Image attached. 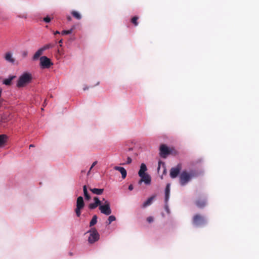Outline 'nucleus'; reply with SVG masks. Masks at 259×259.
I'll use <instances>...</instances> for the list:
<instances>
[{"instance_id": "obj_1", "label": "nucleus", "mask_w": 259, "mask_h": 259, "mask_svg": "<svg viewBox=\"0 0 259 259\" xmlns=\"http://www.w3.org/2000/svg\"><path fill=\"white\" fill-rule=\"evenodd\" d=\"M196 176V174L193 171L190 172L186 170L183 171L179 177V182L182 186L187 185L191 181L192 178Z\"/></svg>"}, {"instance_id": "obj_2", "label": "nucleus", "mask_w": 259, "mask_h": 259, "mask_svg": "<svg viewBox=\"0 0 259 259\" xmlns=\"http://www.w3.org/2000/svg\"><path fill=\"white\" fill-rule=\"evenodd\" d=\"M32 79V75L28 72H25L21 75L17 81L18 88H22L30 83Z\"/></svg>"}, {"instance_id": "obj_3", "label": "nucleus", "mask_w": 259, "mask_h": 259, "mask_svg": "<svg viewBox=\"0 0 259 259\" xmlns=\"http://www.w3.org/2000/svg\"><path fill=\"white\" fill-rule=\"evenodd\" d=\"M192 224L196 227H202L207 223V221L204 216L200 214H195L192 219Z\"/></svg>"}, {"instance_id": "obj_4", "label": "nucleus", "mask_w": 259, "mask_h": 259, "mask_svg": "<svg viewBox=\"0 0 259 259\" xmlns=\"http://www.w3.org/2000/svg\"><path fill=\"white\" fill-rule=\"evenodd\" d=\"M87 233L89 234L88 241L91 244L95 243L99 239L100 235L95 228H91Z\"/></svg>"}, {"instance_id": "obj_5", "label": "nucleus", "mask_w": 259, "mask_h": 259, "mask_svg": "<svg viewBox=\"0 0 259 259\" xmlns=\"http://www.w3.org/2000/svg\"><path fill=\"white\" fill-rule=\"evenodd\" d=\"M84 202L82 196H79L76 200V207L75 209V212L77 217H79L81 214V210L84 206Z\"/></svg>"}, {"instance_id": "obj_6", "label": "nucleus", "mask_w": 259, "mask_h": 259, "mask_svg": "<svg viewBox=\"0 0 259 259\" xmlns=\"http://www.w3.org/2000/svg\"><path fill=\"white\" fill-rule=\"evenodd\" d=\"M173 149H169L166 145L161 144L159 148V155L164 158H165L169 154H172Z\"/></svg>"}, {"instance_id": "obj_7", "label": "nucleus", "mask_w": 259, "mask_h": 259, "mask_svg": "<svg viewBox=\"0 0 259 259\" xmlns=\"http://www.w3.org/2000/svg\"><path fill=\"white\" fill-rule=\"evenodd\" d=\"M99 208L102 213H103L106 215H110L112 212L111 209L110 208V202L107 200H105L104 204H101Z\"/></svg>"}, {"instance_id": "obj_8", "label": "nucleus", "mask_w": 259, "mask_h": 259, "mask_svg": "<svg viewBox=\"0 0 259 259\" xmlns=\"http://www.w3.org/2000/svg\"><path fill=\"white\" fill-rule=\"evenodd\" d=\"M196 206L200 209H202L207 204V199L204 196H199L195 201Z\"/></svg>"}, {"instance_id": "obj_9", "label": "nucleus", "mask_w": 259, "mask_h": 259, "mask_svg": "<svg viewBox=\"0 0 259 259\" xmlns=\"http://www.w3.org/2000/svg\"><path fill=\"white\" fill-rule=\"evenodd\" d=\"M40 65L42 68H49L53 65V63L47 57L42 56L40 58Z\"/></svg>"}, {"instance_id": "obj_10", "label": "nucleus", "mask_w": 259, "mask_h": 259, "mask_svg": "<svg viewBox=\"0 0 259 259\" xmlns=\"http://www.w3.org/2000/svg\"><path fill=\"white\" fill-rule=\"evenodd\" d=\"M182 169L181 164H178L176 167H172L170 170V177L172 179H175L179 175Z\"/></svg>"}, {"instance_id": "obj_11", "label": "nucleus", "mask_w": 259, "mask_h": 259, "mask_svg": "<svg viewBox=\"0 0 259 259\" xmlns=\"http://www.w3.org/2000/svg\"><path fill=\"white\" fill-rule=\"evenodd\" d=\"M141 180L139 182V184H141L144 182L146 184L149 185L151 183V177L148 174H145L142 176Z\"/></svg>"}, {"instance_id": "obj_12", "label": "nucleus", "mask_w": 259, "mask_h": 259, "mask_svg": "<svg viewBox=\"0 0 259 259\" xmlns=\"http://www.w3.org/2000/svg\"><path fill=\"white\" fill-rule=\"evenodd\" d=\"M114 169L120 171V172L121 174L122 179H124L126 178L127 172H126V170H125V169L124 167L116 166L114 167Z\"/></svg>"}, {"instance_id": "obj_13", "label": "nucleus", "mask_w": 259, "mask_h": 259, "mask_svg": "<svg viewBox=\"0 0 259 259\" xmlns=\"http://www.w3.org/2000/svg\"><path fill=\"white\" fill-rule=\"evenodd\" d=\"M8 137L6 135H0V148L5 146L7 142Z\"/></svg>"}, {"instance_id": "obj_14", "label": "nucleus", "mask_w": 259, "mask_h": 259, "mask_svg": "<svg viewBox=\"0 0 259 259\" xmlns=\"http://www.w3.org/2000/svg\"><path fill=\"white\" fill-rule=\"evenodd\" d=\"M147 170L146 165L144 163H142L140 166V169L139 171L138 174L139 177H142V175L147 174L145 173L146 171Z\"/></svg>"}, {"instance_id": "obj_15", "label": "nucleus", "mask_w": 259, "mask_h": 259, "mask_svg": "<svg viewBox=\"0 0 259 259\" xmlns=\"http://www.w3.org/2000/svg\"><path fill=\"white\" fill-rule=\"evenodd\" d=\"M170 184H167L165 190V201L167 203L169 197Z\"/></svg>"}, {"instance_id": "obj_16", "label": "nucleus", "mask_w": 259, "mask_h": 259, "mask_svg": "<svg viewBox=\"0 0 259 259\" xmlns=\"http://www.w3.org/2000/svg\"><path fill=\"white\" fill-rule=\"evenodd\" d=\"M5 59L8 62L13 63L15 61V59L12 57V54L11 52L6 53Z\"/></svg>"}, {"instance_id": "obj_17", "label": "nucleus", "mask_w": 259, "mask_h": 259, "mask_svg": "<svg viewBox=\"0 0 259 259\" xmlns=\"http://www.w3.org/2000/svg\"><path fill=\"white\" fill-rule=\"evenodd\" d=\"M16 78V76L12 75L9 76L8 78L5 79L3 80V84L6 85H10L12 83V81Z\"/></svg>"}, {"instance_id": "obj_18", "label": "nucleus", "mask_w": 259, "mask_h": 259, "mask_svg": "<svg viewBox=\"0 0 259 259\" xmlns=\"http://www.w3.org/2000/svg\"><path fill=\"white\" fill-rule=\"evenodd\" d=\"M90 190L93 193L96 195H101L104 192L103 189L90 188Z\"/></svg>"}, {"instance_id": "obj_19", "label": "nucleus", "mask_w": 259, "mask_h": 259, "mask_svg": "<svg viewBox=\"0 0 259 259\" xmlns=\"http://www.w3.org/2000/svg\"><path fill=\"white\" fill-rule=\"evenodd\" d=\"M43 51L41 49V48H40L39 49H38L36 52L34 54L33 57H32V59L33 60H37L39 57L43 53Z\"/></svg>"}, {"instance_id": "obj_20", "label": "nucleus", "mask_w": 259, "mask_h": 259, "mask_svg": "<svg viewBox=\"0 0 259 259\" xmlns=\"http://www.w3.org/2000/svg\"><path fill=\"white\" fill-rule=\"evenodd\" d=\"M155 196H151L150 197H149L143 204V207H147V206H149L150 205L151 203H152V202L153 200V199L154 198Z\"/></svg>"}, {"instance_id": "obj_21", "label": "nucleus", "mask_w": 259, "mask_h": 259, "mask_svg": "<svg viewBox=\"0 0 259 259\" xmlns=\"http://www.w3.org/2000/svg\"><path fill=\"white\" fill-rule=\"evenodd\" d=\"M161 165H162V167L163 168V174L165 175V174H166V168H165V163H164V162H162V161H161L160 160L159 161V162H158V167H157V171H158V172H159V170H160V168Z\"/></svg>"}, {"instance_id": "obj_22", "label": "nucleus", "mask_w": 259, "mask_h": 259, "mask_svg": "<svg viewBox=\"0 0 259 259\" xmlns=\"http://www.w3.org/2000/svg\"><path fill=\"white\" fill-rule=\"evenodd\" d=\"M83 191L85 199L87 200H89L91 199V197L88 192L87 187L86 185L83 186Z\"/></svg>"}, {"instance_id": "obj_23", "label": "nucleus", "mask_w": 259, "mask_h": 259, "mask_svg": "<svg viewBox=\"0 0 259 259\" xmlns=\"http://www.w3.org/2000/svg\"><path fill=\"white\" fill-rule=\"evenodd\" d=\"M71 14L75 18H76L77 20H80L81 18V15L77 11H72Z\"/></svg>"}, {"instance_id": "obj_24", "label": "nucleus", "mask_w": 259, "mask_h": 259, "mask_svg": "<svg viewBox=\"0 0 259 259\" xmlns=\"http://www.w3.org/2000/svg\"><path fill=\"white\" fill-rule=\"evenodd\" d=\"M97 219H98V217H97V215H94L92 219L91 220V221L90 223V227H92V226H94L97 223Z\"/></svg>"}, {"instance_id": "obj_25", "label": "nucleus", "mask_w": 259, "mask_h": 259, "mask_svg": "<svg viewBox=\"0 0 259 259\" xmlns=\"http://www.w3.org/2000/svg\"><path fill=\"white\" fill-rule=\"evenodd\" d=\"M101 204L98 203L97 202H95L93 203H90L89 205V207L91 209H95L96 207H97L98 206H100Z\"/></svg>"}, {"instance_id": "obj_26", "label": "nucleus", "mask_w": 259, "mask_h": 259, "mask_svg": "<svg viewBox=\"0 0 259 259\" xmlns=\"http://www.w3.org/2000/svg\"><path fill=\"white\" fill-rule=\"evenodd\" d=\"M139 19V17L137 16H134L131 19V22L132 23L134 24L135 26H137L138 25V20Z\"/></svg>"}, {"instance_id": "obj_27", "label": "nucleus", "mask_w": 259, "mask_h": 259, "mask_svg": "<svg viewBox=\"0 0 259 259\" xmlns=\"http://www.w3.org/2000/svg\"><path fill=\"white\" fill-rule=\"evenodd\" d=\"M53 47V45L51 44H47L46 45H45L44 47H42V48H41V49L42 50V51H45V50H48L51 48H52Z\"/></svg>"}, {"instance_id": "obj_28", "label": "nucleus", "mask_w": 259, "mask_h": 259, "mask_svg": "<svg viewBox=\"0 0 259 259\" xmlns=\"http://www.w3.org/2000/svg\"><path fill=\"white\" fill-rule=\"evenodd\" d=\"M72 31H73V28H71L68 30H63L61 33L62 35L69 34L71 33L72 32Z\"/></svg>"}, {"instance_id": "obj_29", "label": "nucleus", "mask_w": 259, "mask_h": 259, "mask_svg": "<svg viewBox=\"0 0 259 259\" xmlns=\"http://www.w3.org/2000/svg\"><path fill=\"white\" fill-rule=\"evenodd\" d=\"M116 218L114 215H110L108 219V225H109L111 223V222L115 221Z\"/></svg>"}, {"instance_id": "obj_30", "label": "nucleus", "mask_w": 259, "mask_h": 259, "mask_svg": "<svg viewBox=\"0 0 259 259\" xmlns=\"http://www.w3.org/2000/svg\"><path fill=\"white\" fill-rule=\"evenodd\" d=\"M43 20L45 22L49 23L51 20V18L50 16H47V17L44 18Z\"/></svg>"}, {"instance_id": "obj_31", "label": "nucleus", "mask_w": 259, "mask_h": 259, "mask_svg": "<svg viewBox=\"0 0 259 259\" xmlns=\"http://www.w3.org/2000/svg\"><path fill=\"white\" fill-rule=\"evenodd\" d=\"M97 161H94V162L92 163V165H91V167H90V169L89 171H88V175H89V173H90V171L91 170V169H92V168H93V167H94V166L97 164Z\"/></svg>"}, {"instance_id": "obj_32", "label": "nucleus", "mask_w": 259, "mask_h": 259, "mask_svg": "<svg viewBox=\"0 0 259 259\" xmlns=\"http://www.w3.org/2000/svg\"><path fill=\"white\" fill-rule=\"evenodd\" d=\"M153 220L154 219L152 217H149L147 218V221L149 223H152Z\"/></svg>"}, {"instance_id": "obj_33", "label": "nucleus", "mask_w": 259, "mask_h": 259, "mask_svg": "<svg viewBox=\"0 0 259 259\" xmlns=\"http://www.w3.org/2000/svg\"><path fill=\"white\" fill-rule=\"evenodd\" d=\"M94 200L95 202H97L98 203L101 204V201L98 198V197H95L94 198Z\"/></svg>"}, {"instance_id": "obj_34", "label": "nucleus", "mask_w": 259, "mask_h": 259, "mask_svg": "<svg viewBox=\"0 0 259 259\" xmlns=\"http://www.w3.org/2000/svg\"><path fill=\"white\" fill-rule=\"evenodd\" d=\"M132 161V159L130 157H128L127 158V164H130Z\"/></svg>"}, {"instance_id": "obj_35", "label": "nucleus", "mask_w": 259, "mask_h": 259, "mask_svg": "<svg viewBox=\"0 0 259 259\" xmlns=\"http://www.w3.org/2000/svg\"><path fill=\"white\" fill-rule=\"evenodd\" d=\"M134 189V187H133V185L131 184L129 186H128V189L130 191H132Z\"/></svg>"}, {"instance_id": "obj_36", "label": "nucleus", "mask_w": 259, "mask_h": 259, "mask_svg": "<svg viewBox=\"0 0 259 259\" xmlns=\"http://www.w3.org/2000/svg\"><path fill=\"white\" fill-rule=\"evenodd\" d=\"M23 56L24 57H25L27 55V52H24L22 54Z\"/></svg>"}, {"instance_id": "obj_37", "label": "nucleus", "mask_w": 259, "mask_h": 259, "mask_svg": "<svg viewBox=\"0 0 259 259\" xmlns=\"http://www.w3.org/2000/svg\"><path fill=\"white\" fill-rule=\"evenodd\" d=\"M19 17H21V18H27V15H25V14H24L23 16H20Z\"/></svg>"}, {"instance_id": "obj_38", "label": "nucleus", "mask_w": 259, "mask_h": 259, "mask_svg": "<svg viewBox=\"0 0 259 259\" xmlns=\"http://www.w3.org/2000/svg\"><path fill=\"white\" fill-rule=\"evenodd\" d=\"M67 20H68V21H69L71 20V17H70V16H67Z\"/></svg>"}, {"instance_id": "obj_39", "label": "nucleus", "mask_w": 259, "mask_h": 259, "mask_svg": "<svg viewBox=\"0 0 259 259\" xmlns=\"http://www.w3.org/2000/svg\"><path fill=\"white\" fill-rule=\"evenodd\" d=\"M60 32L58 31H56L54 32V34L56 35V34H60Z\"/></svg>"}, {"instance_id": "obj_40", "label": "nucleus", "mask_w": 259, "mask_h": 259, "mask_svg": "<svg viewBox=\"0 0 259 259\" xmlns=\"http://www.w3.org/2000/svg\"><path fill=\"white\" fill-rule=\"evenodd\" d=\"M165 209L166 210L167 212H168V206H167V205L166 204L165 205Z\"/></svg>"}, {"instance_id": "obj_41", "label": "nucleus", "mask_w": 259, "mask_h": 259, "mask_svg": "<svg viewBox=\"0 0 259 259\" xmlns=\"http://www.w3.org/2000/svg\"><path fill=\"white\" fill-rule=\"evenodd\" d=\"M62 41H63L62 39H61V40L59 41V44H60V46H61V44L62 43Z\"/></svg>"}, {"instance_id": "obj_42", "label": "nucleus", "mask_w": 259, "mask_h": 259, "mask_svg": "<svg viewBox=\"0 0 259 259\" xmlns=\"http://www.w3.org/2000/svg\"><path fill=\"white\" fill-rule=\"evenodd\" d=\"M105 200H106L105 199L103 198L102 201H101V203H102V202H103V203H104L105 202Z\"/></svg>"}, {"instance_id": "obj_43", "label": "nucleus", "mask_w": 259, "mask_h": 259, "mask_svg": "<svg viewBox=\"0 0 259 259\" xmlns=\"http://www.w3.org/2000/svg\"><path fill=\"white\" fill-rule=\"evenodd\" d=\"M34 147V145H32V144H31V145H30V146H29V147H30H30Z\"/></svg>"}, {"instance_id": "obj_44", "label": "nucleus", "mask_w": 259, "mask_h": 259, "mask_svg": "<svg viewBox=\"0 0 259 259\" xmlns=\"http://www.w3.org/2000/svg\"><path fill=\"white\" fill-rule=\"evenodd\" d=\"M133 150V148H130L128 149V150H129V151H131V150Z\"/></svg>"}]
</instances>
